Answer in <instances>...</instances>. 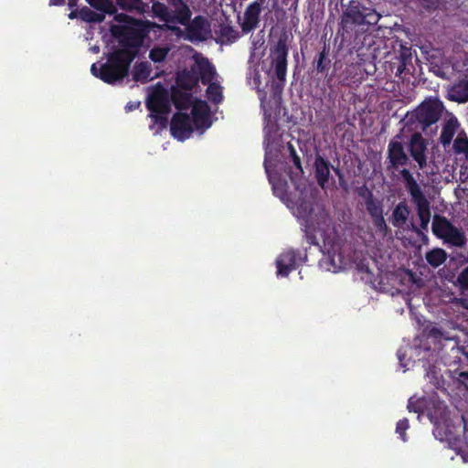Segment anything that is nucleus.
Listing matches in <instances>:
<instances>
[{
	"label": "nucleus",
	"mask_w": 468,
	"mask_h": 468,
	"mask_svg": "<svg viewBox=\"0 0 468 468\" xmlns=\"http://www.w3.org/2000/svg\"><path fill=\"white\" fill-rule=\"evenodd\" d=\"M380 17L375 9L366 6L360 0H350L341 15L338 35L342 42L356 45L359 36L369 26L377 25Z\"/></svg>",
	"instance_id": "nucleus-1"
},
{
	"label": "nucleus",
	"mask_w": 468,
	"mask_h": 468,
	"mask_svg": "<svg viewBox=\"0 0 468 468\" xmlns=\"http://www.w3.org/2000/svg\"><path fill=\"white\" fill-rule=\"evenodd\" d=\"M135 58L134 52L115 49L108 55L107 61L101 65L99 79L107 84L122 81L128 76L131 63Z\"/></svg>",
	"instance_id": "nucleus-2"
},
{
	"label": "nucleus",
	"mask_w": 468,
	"mask_h": 468,
	"mask_svg": "<svg viewBox=\"0 0 468 468\" xmlns=\"http://www.w3.org/2000/svg\"><path fill=\"white\" fill-rule=\"evenodd\" d=\"M297 213L306 241L310 245L319 246L316 239V232L324 230L323 227H328L330 218H327L326 213L323 209L319 210L317 214L318 218H314V209L312 204L304 200L297 205Z\"/></svg>",
	"instance_id": "nucleus-3"
},
{
	"label": "nucleus",
	"mask_w": 468,
	"mask_h": 468,
	"mask_svg": "<svg viewBox=\"0 0 468 468\" xmlns=\"http://www.w3.org/2000/svg\"><path fill=\"white\" fill-rule=\"evenodd\" d=\"M271 66L279 82H272L271 90L275 101L281 100V95L287 73L288 46L287 38L281 37L271 51Z\"/></svg>",
	"instance_id": "nucleus-4"
},
{
	"label": "nucleus",
	"mask_w": 468,
	"mask_h": 468,
	"mask_svg": "<svg viewBox=\"0 0 468 468\" xmlns=\"http://www.w3.org/2000/svg\"><path fill=\"white\" fill-rule=\"evenodd\" d=\"M431 230L438 239L452 247L463 248L467 243L465 233L444 216L434 215Z\"/></svg>",
	"instance_id": "nucleus-5"
},
{
	"label": "nucleus",
	"mask_w": 468,
	"mask_h": 468,
	"mask_svg": "<svg viewBox=\"0 0 468 468\" xmlns=\"http://www.w3.org/2000/svg\"><path fill=\"white\" fill-rule=\"evenodd\" d=\"M113 37L119 39V49H126L138 55V48L141 47L144 32L141 27L132 26H115L112 28Z\"/></svg>",
	"instance_id": "nucleus-6"
},
{
	"label": "nucleus",
	"mask_w": 468,
	"mask_h": 468,
	"mask_svg": "<svg viewBox=\"0 0 468 468\" xmlns=\"http://www.w3.org/2000/svg\"><path fill=\"white\" fill-rule=\"evenodd\" d=\"M443 109V104L439 99H428L417 107L413 116L425 131L440 120Z\"/></svg>",
	"instance_id": "nucleus-7"
},
{
	"label": "nucleus",
	"mask_w": 468,
	"mask_h": 468,
	"mask_svg": "<svg viewBox=\"0 0 468 468\" xmlns=\"http://www.w3.org/2000/svg\"><path fill=\"white\" fill-rule=\"evenodd\" d=\"M186 27V39L190 42H202L208 39L211 35L210 23L203 16H197Z\"/></svg>",
	"instance_id": "nucleus-8"
},
{
	"label": "nucleus",
	"mask_w": 468,
	"mask_h": 468,
	"mask_svg": "<svg viewBox=\"0 0 468 468\" xmlns=\"http://www.w3.org/2000/svg\"><path fill=\"white\" fill-rule=\"evenodd\" d=\"M400 139L401 135L397 134L388 144L387 160L389 164L388 167L395 170L410 163V157L405 151L403 143L399 141Z\"/></svg>",
	"instance_id": "nucleus-9"
},
{
	"label": "nucleus",
	"mask_w": 468,
	"mask_h": 468,
	"mask_svg": "<svg viewBox=\"0 0 468 468\" xmlns=\"http://www.w3.org/2000/svg\"><path fill=\"white\" fill-rule=\"evenodd\" d=\"M145 105L150 113H169L171 107L168 94L161 84L148 95Z\"/></svg>",
	"instance_id": "nucleus-10"
},
{
	"label": "nucleus",
	"mask_w": 468,
	"mask_h": 468,
	"mask_svg": "<svg viewBox=\"0 0 468 468\" xmlns=\"http://www.w3.org/2000/svg\"><path fill=\"white\" fill-rule=\"evenodd\" d=\"M408 149L412 159L418 164L420 169L427 165L428 142L421 133L416 132L411 134Z\"/></svg>",
	"instance_id": "nucleus-11"
},
{
	"label": "nucleus",
	"mask_w": 468,
	"mask_h": 468,
	"mask_svg": "<svg viewBox=\"0 0 468 468\" xmlns=\"http://www.w3.org/2000/svg\"><path fill=\"white\" fill-rule=\"evenodd\" d=\"M170 132L172 136L179 141L189 138L193 133L189 115L184 112L175 113L171 119Z\"/></svg>",
	"instance_id": "nucleus-12"
},
{
	"label": "nucleus",
	"mask_w": 468,
	"mask_h": 468,
	"mask_svg": "<svg viewBox=\"0 0 468 468\" xmlns=\"http://www.w3.org/2000/svg\"><path fill=\"white\" fill-rule=\"evenodd\" d=\"M302 260L299 250L290 249L282 252L276 260L277 274L288 276L298 267V262Z\"/></svg>",
	"instance_id": "nucleus-13"
},
{
	"label": "nucleus",
	"mask_w": 468,
	"mask_h": 468,
	"mask_svg": "<svg viewBox=\"0 0 468 468\" xmlns=\"http://www.w3.org/2000/svg\"><path fill=\"white\" fill-rule=\"evenodd\" d=\"M192 58L194 64L190 66L194 69L198 80L204 84H208L215 75V68L207 58L204 57L201 53L196 52Z\"/></svg>",
	"instance_id": "nucleus-14"
},
{
	"label": "nucleus",
	"mask_w": 468,
	"mask_h": 468,
	"mask_svg": "<svg viewBox=\"0 0 468 468\" xmlns=\"http://www.w3.org/2000/svg\"><path fill=\"white\" fill-rule=\"evenodd\" d=\"M265 1L266 0H255L246 7L243 15V22L241 23L243 32L250 33L259 26L261 13Z\"/></svg>",
	"instance_id": "nucleus-15"
},
{
	"label": "nucleus",
	"mask_w": 468,
	"mask_h": 468,
	"mask_svg": "<svg viewBox=\"0 0 468 468\" xmlns=\"http://www.w3.org/2000/svg\"><path fill=\"white\" fill-rule=\"evenodd\" d=\"M192 120L197 129H207L210 127L209 107L204 101H197L192 106Z\"/></svg>",
	"instance_id": "nucleus-16"
},
{
	"label": "nucleus",
	"mask_w": 468,
	"mask_h": 468,
	"mask_svg": "<svg viewBox=\"0 0 468 468\" xmlns=\"http://www.w3.org/2000/svg\"><path fill=\"white\" fill-rule=\"evenodd\" d=\"M172 10V23L187 25L190 21L192 12L185 0H167Z\"/></svg>",
	"instance_id": "nucleus-17"
},
{
	"label": "nucleus",
	"mask_w": 468,
	"mask_h": 468,
	"mask_svg": "<svg viewBox=\"0 0 468 468\" xmlns=\"http://www.w3.org/2000/svg\"><path fill=\"white\" fill-rule=\"evenodd\" d=\"M315 179L317 184L324 188L330 176L331 164L320 154H316L314 162Z\"/></svg>",
	"instance_id": "nucleus-18"
},
{
	"label": "nucleus",
	"mask_w": 468,
	"mask_h": 468,
	"mask_svg": "<svg viewBox=\"0 0 468 468\" xmlns=\"http://www.w3.org/2000/svg\"><path fill=\"white\" fill-rule=\"evenodd\" d=\"M448 98L459 103L468 101V76L453 83L449 90Z\"/></svg>",
	"instance_id": "nucleus-19"
},
{
	"label": "nucleus",
	"mask_w": 468,
	"mask_h": 468,
	"mask_svg": "<svg viewBox=\"0 0 468 468\" xmlns=\"http://www.w3.org/2000/svg\"><path fill=\"white\" fill-rule=\"evenodd\" d=\"M417 208L418 216L420 221V229L427 230L431 219L430 202L425 196L411 200Z\"/></svg>",
	"instance_id": "nucleus-20"
},
{
	"label": "nucleus",
	"mask_w": 468,
	"mask_h": 468,
	"mask_svg": "<svg viewBox=\"0 0 468 468\" xmlns=\"http://www.w3.org/2000/svg\"><path fill=\"white\" fill-rule=\"evenodd\" d=\"M190 90H182L178 87H173L171 90V101L175 107L179 110H187L192 104V94Z\"/></svg>",
	"instance_id": "nucleus-21"
},
{
	"label": "nucleus",
	"mask_w": 468,
	"mask_h": 468,
	"mask_svg": "<svg viewBox=\"0 0 468 468\" xmlns=\"http://www.w3.org/2000/svg\"><path fill=\"white\" fill-rule=\"evenodd\" d=\"M176 80L177 87L185 90H191L199 82L198 78L194 72V69L191 68L189 69H185L178 72Z\"/></svg>",
	"instance_id": "nucleus-22"
},
{
	"label": "nucleus",
	"mask_w": 468,
	"mask_h": 468,
	"mask_svg": "<svg viewBox=\"0 0 468 468\" xmlns=\"http://www.w3.org/2000/svg\"><path fill=\"white\" fill-rule=\"evenodd\" d=\"M466 261L468 262V251ZM455 286L458 287L460 291V303L461 305L468 309V266L465 267L458 275Z\"/></svg>",
	"instance_id": "nucleus-23"
},
{
	"label": "nucleus",
	"mask_w": 468,
	"mask_h": 468,
	"mask_svg": "<svg viewBox=\"0 0 468 468\" xmlns=\"http://www.w3.org/2000/svg\"><path fill=\"white\" fill-rule=\"evenodd\" d=\"M399 174L405 182L406 189L410 193L411 200L425 196L409 169L403 168Z\"/></svg>",
	"instance_id": "nucleus-24"
},
{
	"label": "nucleus",
	"mask_w": 468,
	"mask_h": 468,
	"mask_svg": "<svg viewBox=\"0 0 468 468\" xmlns=\"http://www.w3.org/2000/svg\"><path fill=\"white\" fill-rule=\"evenodd\" d=\"M152 67L147 61L138 62L133 67V77L135 81L146 83L154 78L151 77Z\"/></svg>",
	"instance_id": "nucleus-25"
},
{
	"label": "nucleus",
	"mask_w": 468,
	"mask_h": 468,
	"mask_svg": "<svg viewBox=\"0 0 468 468\" xmlns=\"http://www.w3.org/2000/svg\"><path fill=\"white\" fill-rule=\"evenodd\" d=\"M410 210L405 202H399L392 213V224L395 227L403 226L410 216Z\"/></svg>",
	"instance_id": "nucleus-26"
},
{
	"label": "nucleus",
	"mask_w": 468,
	"mask_h": 468,
	"mask_svg": "<svg viewBox=\"0 0 468 468\" xmlns=\"http://www.w3.org/2000/svg\"><path fill=\"white\" fill-rule=\"evenodd\" d=\"M315 69L317 73L327 74L331 67V59L329 58V48L324 45L323 50L319 52L317 59L314 60Z\"/></svg>",
	"instance_id": "nucleus-27"
},
{
	"label": "nucleus",
	"mask_w": 468,
	"mask_h": 468,
	"mask_svg": "<svg viewBox=\"0 0 468 468\" xmlns=\"http://www.w3.org/2000/svg\"><path fill=\"white\" fill-rule=\"evenodd\" d=\"M253 82L257 88V93L261 101V107L264 112V115L269 116L271 111V106L270 105L271 101L267 99V92L260 88L261 80L260 74L258 72L255 73Z\"/></svg>",
	"instance_id": "nucleus-28"
},
{
	"label": "nucleus",
	"mask_w": 468,
	"mask_h": 468,
	"mask_svg": "<svg viewBox=\"0 0 468 468\" xmlns=\"http://www.w3.org/2000/svg\"><path fill=\"white\" fill-rule=\"evenodd\" d=\"M457 125L458 123L456 120L455 122L450 120L443 126L440 136V142L443 146L449 145L452 141V138L456 133Z\"/></svg>",
	"instance_id": "nucleus-29"
},
{
	"label": "nucleus",
	"mask_w": 468,
	"mask_h": 468,
	"mask_svg": "<svg viewBox=\"0 0 468 468\" xmlns=\"http://www.w3.org/2000/svg\"><path fill=\"white\" fill-rule=\"evenodd\" d=\"M425 258L430 265L437 268L446 261L447 254L444 250L437 248L428 251Z\"/></svg>",
	"instance_id": "nucleus-30"
},
{
	"label": "nucleus",
	"mask_w": 468,
	"mask_h": 468,
	"mask_svg": "<svg viewBox=\"0 0 468 468\" xmlns=\"http://www.w3.org/2000/svg\"><path fill=\"white\" fill-rule=\"evenodd\" d=\"M366 208L371 218L383 214L382 202L374 197L373 193H368L366 200Z\"/></svg>",
	"instance_id": "nucleus-31"
},
{
	"label": "nucleus",
	"mask_w": 468,
	"mask_h": 468,
	"mask_svg": "<svg viewBox=\"0 0 468 468\" xmlns=\"http://www.w3.org/2000/svg\"><path fill=\"white\" fill-rule=\"evenodd\" d=\"M153 12L161 21L165 23H172V13L168 6L163 3L156 2L153 4Z\"/></svg>",
	"instance_id": "nucleus-32"
},
{
	"label": "nucleus",
	"mask_w": 468,
	"mask_h": 468,
	"mask_svg": "<svg viewBox=\"0 0 468 468\" xmlns=\"http://www.w3.org/2000/svg\"><path fill=\"white\" fill-rule=\"evenodd\" d=\"M453 150L456 154H463L468 158V138L464 133H460L453 142Z\"/></svg>",
	"instance_id": "nucleus-33"
},
{
	"label": "nucleus",
	"mask_w": 468,
	"mask_h": 468,
	"mask_svg": "<svg viewBox=\"0 0 468 468\" xmlns=\"http://www.w3.org/2000/svg\"><path fill=\"white\" fill-rule=\"evenodd\" d=\"M93 8L107 14H114L116 9L111 0H86Z\"/></svg>",
	"instance_id": "nucleus-34"
},
{
	"label": "nucleus",
	"mask_w": 468,
	"mask_h": 468,
	"mask_svg": "<svg viewBox=\"0 0 468 468\" xmlns=\"http://www.w3.org/2000/svg\"><path fill=\"white\" fill-rule=\"evenodd\" d=\"M80 18L86 22H93L100 23L104 19V16L102 14H98L88 7H83L80 11Z\"/></svg>",
	"instance_id": "nucleus-35"
},
{
	"label": "nucleus",
	"mask_w": 468,
	"mask_h": 468,
	"mask_svg": "<svg viewBox=\"0 0 468 468\" xmlns=\"http://www.w3.org/2000/svg\"><path fill=\"white\" fill-rule=\"evenodd\" d=\"M208 99L214 103H219L223 100L221 87L217 84H209L207 90Z\"/></svg>",
	"instance_id": "nucleus-36"
},
{
	"label": "nucleus",
	"mask_w": 468,
	"mask_h": 468,
	"mask_svg": "<svg viewBox=\"0 0 468 468\" xmlns=\"http://www.w3.org/2000/svg\"><path fill=\"white\" fill-rule=\"evenodd\" d=\"M116 3L125 11L141 10L142 0H116Z\"/></svg>",
	"instance_id": "nucleus-37"
},
{
	"label": "nucleus",
	"mask_w": 468,
	"mask_h": 468,
	"mask_svg": "<svg viewBox=\"0 0 468 468\" xmlns=\"http://www.w3.org/2000/svg\"><path fill=\"white\" fill-rule=\"evenodd\" d=\"M464 358L466 360V363L462 362L461 367L463 370H461L458 373V381L463 384L466 390H468V352H465Z\"/></svg>",
	"instance_id": "nucleus-38"
},
{
	"label": "nucleus",
	"mask_w": 468,
	"mask_h": 468,
	"mask_svg": "<svg viewBox=\"0 0 468 468\" xmlns=\"http://www.w3.org/2000/svg\"><path fill=\"white\" fill-rule=\"evenodd\" d=\"M167 54L168 49L155 47L150 50L149 58L154 62H162L165 59Z\"/></svg>",
	"instance_id": "nucleus-39"
},
{
	"label": "nucleus",
	"mask_w": 468,
	"mask_h": 468,
	"mask_svg": "<svg viewBox=\"0 0 468 468\" xmlns=\"http://www.w3.org/2000/svg\"><path fill=\"white\" fill-rule=\"evenodd\" d=\"M371 218H372L373 225L375 226L377 231H378L383 236H386L388 234L389 229H388V225L386 224L383 214L377 216V217H373Z\"/></svg>",
	"instance_id": "nucleus-40"
},
{
	"label": "nucleus",
	"mask_w": 468,
	"mask_h": 468,
	"mask_svg": "<svg viewBox=\"0 0 468 468\" xmlns=\"http://www.w3.org/2000/svg\"><path fill=\"white\" fill-rule=\"evenodd\" d=\"M412 56L410 50L404 48L399 55L400 65L398 67V72L402 73L407 65L411 63Z\"/></svg>",
	"instance_id": "nucleus-41"
},
{
	"label": "nucleus",
	"mask_w": 468,
	"mask_h": 468,
	"mask_svg": "<svg viewBox=\"0 0 468 468\" xmlns=\"http://www.w3.org/2000/svg\"><path fill=\"white\" fill-rule=\"evenodd\" d=\"M410 428L409 420L407 418H403L397 422L396 425V432L399 435V438L403 441H407L406 431Z\"/></svg>",
	"instance_id": "nucleus-42"
},
{
	"label": "nucleus",
	"mask_w": 468,
	"mask_h": 468,
	"mask_svg": "<svg viewBox=\"0 0 468 468\" xmlns=\"http://www.w3.org/2000/svg\"><path fill=\"white\" fill-rule=\"evenodd\" d=\"M167 113H155L152 112L149 114L154 124L159 126L160 130L165 129L168 123L167 117L165 116Z\"/></svg>",
	"instance_id": "nucleus-43"
},
{
	"label": "nucleus",
	"mask_w": 468,
	"mask_h": 468,
	"mask_svg": "<svg viewBox=\"0 0 468 468\" xmlns=\"http://www.w3.org/2000/svg\"><path fill=\"white\" fill-rule=\"evenodd\" d=\"M287 148H288V151H289V154H290V156L292 158V161L294 165V166L299 169L301 172H303V167H302V163H301V158L300 156L297 154V152L294 148V146L291 144V143H288V145H287Z\"/></svg>",
	"instance_id": "nucleus-44"
},
{
	"label": "nucleus",
	"mask_w": 468,
	"mask_h": 468,
	"mask_svg": "<svg viewBox=\"0 0 468 468\" xmlns=\"http://www.w3.org/2000/svg\"><path fill=\"white\" fill-rule=\"evenodd\" d=\"M221 37L226 38L229 42H234L237 37V32L229 26L221 28Z\"/></svg>",
	"instance_id": "nucleus-45"
},
{
	"label": "nucleus",
	"mask_w": 468,
	"mask_h": 468,
	"mask_svg": "<svg viewBox=\"0 0 468 468\" xmlns=\"http://www.w3.org/2000/svg\"><path fill=\"white\" fill-rule=\"evenodd\" d=\"M115 19L119 22H133L135 25L138 24V21L132 18L131 16L125 15V14H118L115 16Z\"/></svg>",
	"instance_id": "nucleus-46"
},
{
	"label": "nucleus",
	"mask_w": 468,
	"mask_h": 468,
	"mask_svg": "<svg viewBox=\"0 0 468 468\" xmlns=\"http://www.w3.org/2000/svg\"><path fill=\"white\" fill-rule=\"evenodd\" d=\"M368 193H372V191L369 190L366 186L360 187L357 190L358 196L363 197L365 199V201L367 200V198H368Z\"/></svg>",
	"instance_id": "nucleus-47"
},
{
	"label": "nucleus",
	"mask_w": 468,
	"mask_h": 468,
	"mask_svg": "<svg viewBox=\"0 0 468 468\" xmlns=\"http://www.w3.org/2000/svg\"><path fill=\"white\" fill-rule=\"evenodd\" d=\"M141 105L140 101H137V102H129L126 104L125 106V109L127 112H131V111H133L137 108H139Z\"/></svg>",
	"instance_id": "nucleus-48"
},
{
	"label": "nucleus",
	"mask_w": 468,
	"mask_h": 468,
	"mask_svg": "<svg viewBox=\"0 0 468 468\" xmlns=\"http://www.w3.org/2000/svg\"><path fill=\"white\" fill-rule=\"evenodd\" d=\"M66 4V0H49L50 6H62Z\"/></svg>",
	"instance_id": "nucleus-49"
},
{
	"label": "nucleus",
	"mask_w": 468,
	"mask_h": 468,
	"mask_svg": "<svg viewBox=\"0 0 468 468\" xmlns=\"http://www.w3.org/2000/svg\"><path fill=\"white\" fill-rule=\"evenodd\" d=\"M99 70H100V68L98 69L97 65L95 63H93L90 67V71H91L92 75L99 78Z\"/></svg>",
	"instance_id": "nucleus-50"
},
{
	"label": "nucleus",
	"mask_w": 468,
	"mask_h": 468,
	"mask_svg": "<svg viewBox=\"0 0 468 468\" xmlns=\"http://www.w3.org/2000/svg\"><path fill=\"white\" fill-rule=\"evenodd\" d=\"M331 168L334 170V172L336 174V176L339 177V179L341 180L343 178V174H342V171L339 169V167H334L332 165H331Z\"/></svg>",
	"instance_id": "nucleus-51"
},
{
	"label": "nucleus",
	"mask_w": 468,
	"mask_h": 468,
	"mask_svg": "<svg viewBox=\"0 0 468 468\" xmlns=\"http://www.w3.org/2000/svg\"><path fill=\"white\" fill-rule=\"evenodd\" d=\"M408 410L410 411H414V412H418L419 411V410L417 408H415L410 401H409Z\"/></svg>",
	"instance_id": "nucleus-52"
},
{
	"label": "nucleus",
	"mask_w": 468,
	"mask_h": 468,
	"mask_svg": "<svg viewBox=\"0 0 468 468\" xmlns=\"http://www.w3.org/2000/svg\"><path fill=\"white\" fill-rule=\"evenodd\" d=\"M69 7H74L77 5V0H68Z\"/></svg>",
	"instance_id": "nucleus-53"
},
{
	"label": "nucleus",
	"mask_w": 468,
	"mask_h": 468,
	"mask_svg": "<svg viewBox=\"0 0 468 468\" xmlns=\"http://www.w3.org/2000/svg\"><path fill=\"white\" fill-rule=\"evenodd\" d=\"M76 16H77L76 11H71L69 15V18H70V19H74V18H76Z\"/></svg>",
	"instance_id": "nucleus-54"
},
{
	"label": "nucleus",
	"mask_w": 468,
	"mask_h": 468,
	"mask_svg": "<svg viewBox=\"0 0 468 468\" xmlns=\"http://www.w3.org/2000/svg\"><path fill=\"white\" fill-rule=\"evenodd\" d=\"M412 230H413L414 232L418 233V234L420 232V229H419V228H417V227H416V226H414V225H412Z\"/></svg>",
	"instance_id": "nucleus-55"
},
{
	"label": "nucleus",
	"mask_w": 468,
	"mask_h": 468,
	"mask_svg": "<svg viewBox=\"0 0 468 468\" xmlns=\"http://www.w3.org/2000/svg\"><path fill=\"white\" fill-rule=\"evenodd\" d=\"M170 28H171V30H173V31H178V32H181L180 27H170Z\"/></svg>",
	"instance_id": "nucleus-56"
},
{
	"label": "nucleus",
	"mask_w": 468,
	"mask_h": 468,
	"mask_svg": "<svg viewBox=\"0 0 468 468\" xmlns=\"http://www.w3.org/2000/svg\"><path fill=\"white\" fill-rule=\"evenodd\" d=\"M277 190H278V187L275 185H273V191L276 192Z\"/></svg>",
	"instance_id": "nucleus-57"
}]
</instances>
